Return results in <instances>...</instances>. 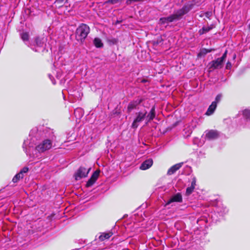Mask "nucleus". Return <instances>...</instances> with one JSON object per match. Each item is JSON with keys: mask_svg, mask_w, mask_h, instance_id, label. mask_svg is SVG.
Segmentation results:
<instances>
[{"mask_svg": "<svg viewBox=\"0 0 250 250\" xmlns=\"http://www.w3.org/2000/svg\"><path fill=\"white\" fill-rule=\"evenodd\" d=\"M55 139L54 133L51 131V134L49 139H44L40 144L36 146V150L39 152H43L50 149L52 146V142Z\"/></svg>", "mask_w": 250, "mask_h": 250, "instance_id": "1", "label": "nucleus"}, {"mask_svg": "<svg viewBox=\"0 0 250 250\" xmlns=\"http://www.w3.org/2000/svg\"><path fill=\"white\" fill-rule=\"evenodd\" d=\"M100 172V171L99 170H97L94 171L86 184L87 187H91L95 183L99 177Z\"/></svg>", "mask_w": 250, "mask_h": 250, "instance_id": "6", "label": "nucleus"}, {"mask_svg": "<svg viewBox=\"0 0 250 250\" xmlns=\"http://www.w3.org/2000/svg\"><path fill=\"white\" fill-rule=\"evenodd\" d=\"M46 40L42 37H36L34 42L31 44V48L36 52L43 50L45 47Z\"/></svg>", "mask_w": 250, "mask_h": 250, "instance_id": "4", "label": "nucleus"}, {"mask_svg": "<svg viewBox=\"0 0 250 250\" xmlns=\"http://www.w3.org/2000/svg\"><path fill=\"white\" fill-rule=\"evenodd\" d=\"M28 171V168L27 167H24L19 172V173H21V175L23 176V173H25L27 172Z\"/></svg>", "mask_w": 250, "mask_h": 250, "instance_id": "28", "label": "nucleus"}, {"mask_svg": "<svg viewBox=\"0 0 250 250\" xmlns=\"http://www.w3.org/2000/svg\"><path fill=\"white\" fill-rule=\"evenodd\" d=\"M194 188H195L191 186L189 187H188L186 189V195H190L193 191Z\"/></svg>", "mask_w": 250, "mask_h": 250, "instance_id": "24", "label": "nucleus"}, {"mask_svg": "<svg viewBox=\"0 0 250 250\" xmlns=\"http://www.w3.org/2000/svg\"><path fill=\"white\" fill-rule=\"evenodd\" d=\"M189 9L187 6H184L182 9L178 10L175 14H173L174 16H176L175 17L176 20L179 19L182 16L188 13Z\"/></svg>", "mask_w": 250, "mask_h": 250, "instance_id": "12", "label": "nucleus"}, {"mask_svg": "<svg viewBox=\"0 0 250 250\" xmlns=\"http://www.w3.org/2000/svg\"><path fill=\"white\" fill-rule=\"evenodd\" d=\"M183 201L182 196L181 193H177L173 195L167 202L166 205H169L172 202H182Z\"/></svg>", "mask_w": 250, "mask_h": 250, "instance_id": "11", "label": "nucleus"}, {"mask_svg": "<svg viewBox=\"0 0 250 250\" xmlns=\"http://www.w3.org/2000/svg\"><path fill=\"white\" fill-rule=\"evenodd\" d=\"M28 145V141H24L23 144V148L25 150V152L28 154V152L27 151V148H26V146Z\"/></svg>", "mask_w": 250, "mask_h": 250, "instance_id": "30", "label": "nucleus"}, {"mask_svg": "<svg viewBox=\"0 0 250 250\" xmlns=\"http://www.w3.org/2000/svg\"><path fill=\"white\" fill-rule=\"evenodd\" d=\"M21 38L22 40L26 44L29 40V34L27 32H23L21 34Z\"/></svg>", "mask_w": 250, "mask_h": 250, "instance_id": "19", "label": "nucleus"}, {"mask_svg": "<svg viewBox=\"0 0 250 250\" xmlns=\"http://www.w3.org/2000/svg\"><path fill=\"white\" fill-rule=\"evenodd\" d=\"M212 29V27H203L202 29H201L199 31V33L200 35H203L205 33H206L207 32H208Z\"/></svg>", "mask_w": 250, "mask_h": 250, "instance_id": "20", "label": "nucleus"}, {"mask_svg": "<svg viewBox=\"0 0 250 250\" xmlns=\"http://www.w3.org/2000/svg\"><path fill=\"white\" fill-rule=\"evenodd\" d=\"M112 235L113 233L111 232H104L100 235L99 238L101 241H103L109 239Z\"/></svg>", "mask_w": 250, "mask_h": 250, "instance_id": "17", "label": "nucleus"}, {"mask_svg": "<svg viewBox=\"0 0 250 250\" xmlns=\"http://www.w3.org/2000/svg\"><path fill=\"white\" fill-rule=\"evenodd\" d=\"M223 63V62L220 58H218L210 62L209 68L212 69L220 68L222 67Z\"/></svg>", "mask_w": 250, "mask_h": 250, "instance_id": "8", "label": "nucleus"}, {"mask_svg": "<svg viewBox=\"0 0 250 250\" xmlns=\"http://www.w3.org/2000/svg\"><path fill=\"white\" fill-rule=\"evenodd\" d=\"M219 136V132L215 130H210L206 131V137L208 140H213L217 138Z\"/></svg>", "mask_w": 250, "mask_h": 250, "instance_id": "10", "label": "nucleus"}, {"mask_svg": "<svg viewBox=\"0 0 250 250\" xmlns=\"http://www.w3.org/2000/svg\"><path fill=\"white\" fill-rule=\"evenodd\" d=\"M242 112L243 116L247 119L250 120V110L246 109L243 110Z\"/></svg>", "mask_w": 250, "mask_h": 250, "instance_id": "21", "label": "nucleus"}, {"mask_svg": "<svg viewBox=\"0 0 250 250\" xmlns=\"http://www.w3.org/2000/svg\"><path fill=\"white\" fill-rule=\"evenodd\" d=\"M89 26L84 23L81 24L76 31V38L77 41L83 42L89 33Z\"/></svg>", "mask_w": 250, "mask_h": 250, "instance_id": "2", "label": "nucleus"}, {"mask_svg": "<svg viewBox=\"0 0 250 250\" xmlns=\"http://www.w3.org/2000/svg\"><path fill=\"white\" fill-rule=\"evenodd\" d=\"M49 77L50 79H51V75H49Z\"/></svg>", "mask_w": 250, "mask_h": 250, "instance_id": "40", "label": "nucleus"}, {"mask_svg": "<svg viewBox=\"0 0 250 250\" xmlns=\"http://www.w3.org/2000/svg\"><path fill=\"white\" fill-rule=\"evenodd\" d=\"M231 63L230 62H228L226 64V69H229L231 68Z\"/></svg>", "mask_w": 250, "mask_h": 250, "instance_id": "35", "label": "nucleus"}, {"mask_svg": "<svg viewBox=\"0 0 250 250\" xmlns=\"http://www.w3.org/2000/svg\"><path fill=\"white\" fill-rule=\"evenodd\" d=\"M147 112L146 110H142L135 113V118L131 125L132 128L136 129L138 127L139 124L143 121L145 118Z\"/></svg>", "mask_w": 250, "mask_h": 250, "instance_id": "3", "label": "nucleus"}, {"mask_svg": "<svg viewBox=\"0 0 250 250\" xmlns=\"http://www.w3.org/2000/svg\"><path fill=\"white\" fill-rule=\"evenodd\" d=\"M175 16H174V15L173 14L168 17H166V18L167 19V22L169 23V22H172L174 20H176L175 18Z\"/></svg>", "mask_w": 250, "mask_h": 250, "instance_id": "26", "label": "nucleus"}, {"mask_svg": "<svg viewBox=\"0 0 250 250\" xmlns=\"http://www.w3.org/2000/svg\"><path fill=\"white\" fill-rule=\"evenodd\" d=\"M142 101V99L138 98L137 99L130 102L127 106L128 112H130L133 109L136 108V107L141 103Z\"/></svg>", "mask_w": 250, "mask_h": 250, "instance_id": "9", "label": "nucleus"}, {"mask_svg": "<svg viewBox=\"0 0 250 250\" xmlns=\"http://www.w3.org/2000/svg\"><path fill=\"white\" fill-rule=\"evenodd\" d=\"M216 107V102H213L208 108L206 114L208 116L212 114L214 112Z\"/></svg>", "mask_w": 250, "mask_h": 250, "instance_id": "16", "label": "nucleus"}, {"mask_svg": "<svg viewBox=\"0 0 250 250\" xmlns=\"http://www.w3.org/2000/svg\"><path fill=\"white\" fill-rule=\"evenodd\" d=\"M140 0H126V3L127 5L131 4L133 2L139 1Z\"/></svg>", "mask_w": 250, "mask_h": 250, "instance_id": "34", "label": "nucleus"}, {"mask_svg": "<svg viewBox=\"0 0 250 250\" xmlns=\"http://www.w3.org/2000/svg\"><path fill=\"white\" fill-rule=\"evenodd\" d=\"M212 15V13L211 12H207L206 13V16L209 18L210 16H211Z\"/></svg>", "mask_w": 250, "mask_h": 250, "instance_id": "37", "label": "nucleus"}, {"mask_svg": "<svg viewBox=\"0 0 250 250\" xmlns=\"http://www.w3.org/2000/svg\"><path fill=\"white\" fill-rule=\"evenodd\" d=\"M183 165V163H180L174 165L172 166L167 171V174L168 175H171L174 173L177 170H178L180 167H182Z\"/></svg>", "mask_w": 250, "mask_h": 250, "instance_id": "13", "label": "nucleus"}, {"mask_svg": "<svg viewBox=\"0 0 250 250\" xmlns=\"http://www.w3.org/2000/svg\"><path fill=\"white\" fill-rule=\"evenodd\" d=\"M153 164V160L149 159L144 161L140 166V169L142 170H146L150 167Z\"/></svg>", "mask_w": 250, "mask_h": 250, "instance_id": "15", "label": "nucleus"}, {"mask_svg": "<svg viewBox=\"0 0 250 250\" xmlns=\"http://www.w3.org/2000/svg\"><path fill=\"white\" fill-rule=\"evenodd\" d=\"M222 98V95L221 94H218L217 95V96L215 98V101L214 102H216V104L217 103L219 102V101L221 100Z\"/></svg>", "mask_w": 250, "mask_h": 250, "instance_id": "31", "label": "nucleus"}, {"mask_svg": "<svg viewBox=\"0 0 250 250\" xmlns=\"http://www.w3.org/2000/svg\"><path fill=\"white\" fill-rule=\"evenodd\" d=\"M227 51L226 50L225 52L223 54L222 57L220 58V59L224 62L225 60L226 59L227 57Z\"/></svg>", "mask_w": 250, "mask_h": 250, "instance_id": "32", "label": "nucleus"}, {"mask_svg": "<svg viewBox=\"0 0 250 250\" xmlns=\"http://www.w3.org/2000/svg\"><path fill=\"white\" fill-rule=\"evenodd\" d=\"M34 146L32 144L29 143V148L33 147Z\"/></svg>", "mask_w": 250, "mask_h": 250, "instance_id": "39", "label": "nucleus"}, {"mask_svg": "<svg viewBox=\"0 0 250 250\" xmlns=\"http://www.w3.org/2000/svg\"><path fill=\"white\" fill-rule=\"evenodd\" d=\"M64 0H56V1L58 3H62L63 2Z\"/></svg>", "mask_w": 250, "mask_h": 250, "instance_id": "38", "label": "nucleus"}, {"mask_svg": "<svg viewBox=\"0 0 250 250\" xmlns=\"http://www.w3.org/2000/svg\"><path fill=\"white\" fill-rule=\"evenodd\" d=\"M93 43H94V45L97 48L102 47L104 45L101 39L99 38H95L93 41Z\"/></svg>", "mask_w": 250, "mask_h": 250, "instance_id": "18", "label": "nucleus"}, {"mask_svg": "<svg viewBox=\"0 0 250 250\" xmlns=\"http://www.w3.org/2000/svg\"><path fill=\"white\" fill-rule=\"evenodd\" d=\"M89 170L90 168L87 170L83 167H80L75 174L74 176L76 180H79L83 178L86 177Z\"/></svg>", "mask_w": 250, "mask_h": 250, "instance_id": "5", "label": "nucleus"}, {"mask_svg": "<svg viewBox=\"0 0 250 250\" xmlns=\"http://www.w3.org/2000/svg\"><path fill=\"white\" fill-rule=\"evenodd\" d=\"M196 178L195 177L193 178L191 183V186H193L194 188H195L196 186Z\"/></svg>", "mask_w": 250, "mask_h": 250, "instance_id": "33", "label": "nucleus"}, {"mask_svg": "<svg viewBox=\"0 0 250 250\" xmlns=\"http://www.w3.org/2000/svg\"><path fill=\"white\" fill-rule=\"evenodd\" d=\"M159 22L161 24H165V23H168L167 22L166 17H164V18H161L160 19Z\"/></svg>", "mask_w": 250, "mask_h": 250, "instance_id": "29", "label": "nucleus"}, {"mask_svg": "<svg viewBox=\"0 0 250 250\" xmlns=\"http://www.w3.org/2000/svg\"><path fill=\"white\" fill-rule=\"evenodd\" d=\"M107 42L110 45L117 44L118 42V40L116 38H110L107 40Z\"/></svg>", "mask_w": 250, "mask_h": 250, "instance_id": "22", "label": "nucleus"}, {"mask_svg": "<svg viewBox=\"0 0 250 250\" xmlns=\"http://www.w3.org/2000/svg\"><path fill=\"white\" fill-rule=\"evenodd\" d=\"M155 107L153 106L150 109L149 112L146 114V120L147 121L146 123L153 120L155 117Z\"/></svg>", "mask_w": 250, "mask_h": 250, "instance_id": "14", "label": "nucleus"}, {"mask_svg": "<svg viewBox=\"0 0 250 250\" xmlns=\"http://www.w3.org/2000/svg\"><path fill=\"white\" fill-rule=\"evenodd\" d=\"M212 50H214V49L208 50V49H204L203 50V52L204 53H208V52H210Z\"/></svg>", "mask_w": 250, "mask_h": 250, "instance_id": "36", "label": "nucleus"}, {"mask_svg": "<svg viewBox=\"0 0 250 250\" xmlns=\"http://www.w3.org/2000/svg\"><path fill=\"white\" fill-rule=\"evenodd\" d=\"M21 173H17L13 178L12 181L14 183L17 182L20 179L23 178V175H21Z\"/></svg>", "mask_w": 250, "mask_h": 250, "instance_id": "23", "label": "nucleus"}, {"mask_svg": "<svg viewBox=\"0 0 250 250\" xmlns=\"http://www.w3.org/2000/svg\"><path fill=\"white\" fill-rule=\"evenodd\" d=\"M100 172V171L99 170H97L94 171L86 184L87 187H91L95 183L99 177Z\"/></svg>", "mask_w": 250, "mask_h": 250, "instance_id": "7", "label": "nucleus"}, {"mask_svg": "<svg viewBox=\"0 0 250 250\" xmlns=\"http://www.w3.org/2000/svg\"><path fill=\"white\" fill-rule=\"evenodd\" d=\"M121 1H122L121 0H108L104 2V3L105 4L110 3L111 4H115L118 3L119 2H121Z\"/></svg>", "mask_w": 250, "mask_h": 250, "instance_id": "25", "label": "nucleus"}, {"mask_svg": "<svg viewBox=\"0 0 250 250\" xmlns=\"http://www.w3.org/2000/svg\"><path fill=\"white\" fill-rule=\"evenodd\" d=\"M79 112L81 113V114L78 116V117L79 118L83 116V111H82V109L80 108H77L74 110V113L75 116H77V113H79Z\"/></svg>", "mask_w": 250, "mask_h": 250, "instance_id": "27", "label": "nucleus"}]
</instances>
